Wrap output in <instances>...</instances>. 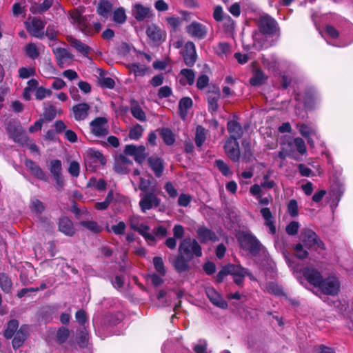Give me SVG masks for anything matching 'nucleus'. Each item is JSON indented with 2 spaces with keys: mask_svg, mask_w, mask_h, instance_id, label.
I'll list each match as a JSON object with an SVG mask.
<instances>
[{
  "mask_svg": "<svg viewBox=\"0 0 353 353\" xmlns=\"http://www.w3.org/2000/svg\"><path fill=\"white\" fill-rule=\"evenodd\" d=\"M259 28L261 33L254 34V46L258 50L264 47V43L261 40L264 39V35H274L279 31L276 21L270 16L265 14L260 17L259 21Z\"/></svg>",
  "mask_w": 353,
  "mask_h": 353,
  "instance_id": "1",
  "label": "nucleus"
},
{
  "mask_svg": "<svg viewBox=\"0 0 353 353\" xmlns=\"http://www.w3.org/2000/svg\"><path fill=\"white\" fill-rule=\"evenodd\" d=\"M240 247L252 256L265 254L266 250L259 239L251 232L242 231L236 234Z\"/></svg>",
  "mask_w": 353,
  "mask_h": 353,
  "instance_id": "2",
  "label": "nucleus"
},
{
  "mask_svg": "<svg viewBox=\"0 0 353 353\" xmlns=\"http://www.w3.org/2000/svg\"><path fill=\"white\" fill-rule=\"evenodd\" d=\"M139 189L142 191L139 205L142 212H145L154 203V190L150 187V181L143 178L140 180Z\"/></svg>",
  "mask_w": 353,
  "mask_h": 353,
  "instance_id": "3",
  "label": "nucleus"
},
{
  "mask_svg": "<svg viewBox=\"0 0 353 353\" xmlns=\"http://www.w3.org/2000/svg\"><path fill=\"white\" fill-rule=\"evenodd\" d=\"M179 252L186 256L188 259L201 257L203 254L202 248L199 242L192 238L183 239L179 245Z\"/></svg>",
  "mask_w": 353,
  "mask_h": 353,
  "instance_id": "4",
  "label": "nucleus"
},
{
  "mask_svg": "<svg viewBox=\"0 0 353 353\" xmlns=\"http://www.w3.org/2000/svg\"><path fill=\"white\" fill-rule=\"evenodd\" d=\"M301 240L304 246L310 249L313 246L322 250H325L323 242L319 238L318 235L310 229H303L301 233Z\"/></svg>",
  "mask_w": 353,
  "mask_h": 353,
  "instance_id": "5",
  "label": "nucleus"
},
{
  "mask_svg": "<svg viewBox=\"0 0 353 353\" xmlns=\"http://www.w3.org/2000/svg\"><path fill=\"white\" fill-rule=\"evenodd\" d=\"M129 225L131 229L137 231L147 241H153V236L149 232L150 228L143 223L141 216L138 215L130 216Z\"/></svg>",
  "mask_w": 353,
  "mask_h": 353,
  "instance_id": "6",
  "label": "nucleus"
},
{
  "mask_svg": "<svg viewBox=\"0 0 353 353\" xmlns=\"http://www.w3.org/2000/svg\"><path fill=\"white\" fill-rule=\"evenodd\" d=\"M90 132L97 137H103L109 133L108 119L103 117L95 118L90 123Z\"/></svg>",
  "mask_w": 353,
  "mask_h": 353,
  "instance_id": "7",
  "label": "nucleus"
},
{
  "mask_svg": "<svg viewBox=\"0 0 353 353\" xmlns=\"http://www.w3.org/2000/svg\"><path fill=\"white\" fill-rule=\"evenodd\" d=\"M186 32L194 39L201 40L206 37L208 32V28L203 23L192 21L185 28Z\"/></svg>",
  "mask_w": 353,
  "mask_h": 353,
  "instance_id": "8",
  "label": "nucleus"
},
{
  "mask_svg": "<svg viewBox=\"0 0 353 353\" xmlns=\"http://www.w3.org/2000/svg\"><path fill=\"white\" fill-rule=\"evenodd\" d=\"M224 150L228 157L234 162H238L241 158L238 140L228 139L224 145Z\"/></svg>",
  "mask_w": 353,
  "mask_h": 353,
  "instance_id": "9",
  "label": "nucleus"
},
{
  "mask_svg": "<svg viewBox=\"0 0 353 353\" xmlns=\"http://www.w3.org/2000/svg\"><path fill=\"white\" fill-rule=\"evenodd\" d=\"M124 152L125 154L134 157L135 161L140 164L143 163L148 157V153L143 145H127L125 147Z\"/></svg>",
  "mask_w": 353,
  "mask_h": 353,
  "instance_id": "10",
  "label": "nucleus"
},
{
  "mask_svg": "<svg viewBox=\"0 0 353 353\" xmlns=\"http://www.w3.org/2000/svg\"><path fill=\"white\" fill-rule=\"evenodd\" d=\"M319 288L325 294L334 296L338 294L340 283L336 277L332 276L323 280Z\"/></svg>",
  "mask_w": 353,
  "mask_h": 353,
  "instance_id": "11",
  "label": "nucleus"
},
{
  "mask_svg": "<svg viewBox=\"0 0 353 353\" xmlns=\"http://www.w3.org/2000/svg\"><path fill=\"white\" fill-rule=\"evenodd\" d=\"M7 131L14 141L20 144H24L28 141V136L21 126L9 124L7 127Z\"/></svg>",
  "mask_w": 353,
  "mask_h": 353,
  "instance_id": "12",
  "label": "nucleus"
},
{
  "mask_svg": "<svg viewBox=\"0 0 353 353\" xmlns=\"http://www.w3.org/2000/svg\"><path fill=\"white\" fill-rule=\"evenodd\" d=\"M228 269L230 274L233 276L234 283L238 285H241L244 278L248 275V270L239 265L228 264Z\"/></svg>",
  "mask_w": 353,
  "mask_h": 353,
  "instance_id": "13",
  "label": "nucleus"
},
{
  "mask_svg": "<svg viewBox=\"0 0 353 353\" xmlns=\"http://www.w3.org/2000/svg\"><path fill=\"white\" fill-rule=\"evenodd\" d=\"M28 31L34 37L41 39L44 35V23L37 18L32 19L27 23Z\"/></svg>",
  "mask_w": 353,
  "mask_h": 353,
  "instance_id": "14",
  "label": "nucleus"
},
{
  "mask_svg": "<svg viewBox=\"0 0 353 353\" xmlns=\"http://www.w3.org/2000/svg\"><path fill=\"white\" fill-rule=\"evenodd\" d=\"M303 274L305 279L312 285L319 287L323 281L321 273L314 268H305L303 270Z\"/></svg>",
  "mask_w": 353,
  "mask_h": 353,
  "instance_id": "15",
  "label": "nucleus"
},
{
  "mask_svg": "<svg viewBox=\"0 0 353 353\" xmlns=\"http://www.w3.org/2000/svg\"><path fill=\"white\" fill-rule=\"evenodd\" d=\"M183 57L185 63L187 65L192 66L194 64L196 59V55L195 46L193 42L188 41L185 43Z\"/></svg>",
  "mask_w": 353,
  "mask_h": 353,
  "instance_id": "16",
  "label": "nucleus"
},
{
  "mask_svg": "<svg viewBox=\"0 0 353 353\" xmlns=\"http://www.w3.org/2000/svg\"><path fill=\"white\" fill-rule=\"evenodd\" d=\"M132 163V161L125 155H120L115 161L114 170L120 174H127Z\"/></svg>",
  "mask_w": 353,
  "mask_h": 353,
  "instance_id": "17",
  "label": "nucleus"
},
{
  "mask_svg": "<svg viewBox=\"0 0 353 353\" xmlns=\"http://www.w3.org/2000/svg\"><path fill=\"white\" fill-rule=\"evenodd\" d=\"M205 293L210 301L214 305L222 309H226L228 307L227 302L213 288H207L205 289Z\"/></svg>",
  "mask_w": 353,
  "mask_h": 353,
  "instance_id": "18",
  "label": "nucleus"
},
{
  "mask_svg": "<svg viewBox=\"0 0 353 353\" xmlns=\"http://www.w3.org/2000/svg\"><path fill=\"white\" fill-rule=\"evenodd\" d=\"M55 54L57 63L61 68H63L72 60V54L65 48H57L53 50Z\"/></svg>",
  "mask_w": 353,
  "mask_h": 353,
  "instance_id": "19",
  "label": "nucleus"
},
{
  "mask_svg": "<svg viewBox=\"0 0 353 353\" xmlns=\"http://www.w3.org/2000/svg\"><path fill=\"white\" fill-rule=\"evenodd\" d=\"M196 234L202 243H207L208 241L215 242L219 239L215 232L204 226L199 228L196 230Z\"/></svg>",
  "mask_w": 353,
  "mask_h": 353,
  "instance_id": "20",
  "label": "nucleus"
},
{
  "mask_svg": "<svg viewBox=\"0 0 353 353\" xmlns=\"http://www.w3.org/2000/svg\"><path fill=\"white\" fill-rule=\"evenodd\" d=\"M297 127L299 128L301 134L307 139L308 144L312 148L314 147V141L312 139L310 136L314 135L316 137H318L315 128L313 126L305 123L298 124Z\"/></svg>",
  "mask_w": 353,
  "mask_h": 353,
  "instance_id": "21",
  "label": "nucleus"
},
{
  "mask_svg": "<svg viewBox=\"0 0 353 353\" xmlns=\"http://www.w3.org/2000/svg\"><path fill=\"white\" fill-rule=\"evenodd\" d=\"M70 18L72 20V22L75 24L81 31L84 32L85 34H92V31L90 30H88L87 23L84 19V17L82 16L81 13L78 11L75 10L73 11L70 14Z\"/></svg>",
  "mask_w": 353,
  "mask_h": 353,
  "instance_id": "22",
  "label": "nucleus"
},
{
  "mask_svg": "<svg viewBox=\"0 0 353 353\" xmlns=\"http://www.w3.org/2000/svg\"><path fill=\"white\" fill-rule=\"evenodd\" d=\"M227 129L230 133V137L228 139H234L238 140L243 134V130L239 123L236 121H229L227 124Z\"/></svg>",
  "mask_w": 353,
  "mask_h": 353,
  "instance_id": "23",
  "label": "nucleus"
},
{
  "mask_svg": "<svg viewBox=\"0 0 353 353\" xmlns=\"http://www.w3.org/2000/svg\"><path fill=\"white\" fill-rule=\"evenodd\" d=\"M90 106L85 103H79L72 107L74 117L77 121H81L86 119L88 115Z\"/></svg>",
  "mask_w": 353,
  "mask_h": 353,
  "instance_id": "24",
  "label": "nucleus"
},
{
  "mask_svg": "<svg viewBox=\"0 0 353 353\" xmlns=\"http://www.w3.org/2000/svg\"><path fill=\"white\" fill-rule=\"evenodd\" d=\"M190 260L191 259H188L186 256L179 252V254L172 261V265L179 273L187 272L190 268L188 263Z\"/></svg>",
  "mask_w": 353,
  "mask_h": 353,
  "instance_id": "25",
  "label": "nucleus"
},
{
  "mask_svg": "<svg viewBox=\"0 0 353 353\" xmlns=\"http://www.w3.org/2000/svg\"><path fill=\"white\" fill-rule=\"evenodd\" d=\"M260 212L265 220V225L269 229V232L272 234H276V230L274 220L270 210L268 208H263L260 210Z\"/></svg>",
  "mask_w": 353,
  "mask_h": 353,
  "instance_id": "26",
  "label": "nucleus"
},
{
  "mask_svg": "<svg viewBox=\"0 0 353 353\" xmlns=\"http://www.w3.org/2000/svg\"><path fill=\"white\" fill-rule=\"evenodd\" d=\"M26 166L30 170L32 174L37 179L47 181L48 176L43 170L32 160L28 159L25 162Z\"/></svg>",
  "mask_w": 353,
  "mask_h": 353,
  "instance_id": "27",
  "label": "nucleus"
},
{
  "mask_svg": "<svg viewBox=\"0 0 353 353\" xmlns=\"http://www.w3.org/2000/svg\"><path fill=\"white\" fill-rule=\"evenodd\" d=\"M59 230L67 236H72L75 233L73 223L68 217H62L59 220Z\"/></svg>",
  "mask_w": 353,
  "mask_h": 353,
  "instance_id": "28",
  "label": "nucleus"
},
{
  "mask_svg": "<svg viewBox=\"0 0 353 353\" xmlns=\"http://www.w3.org/2000/svg\"><path fill=\"white\" fill-rule=\"evenodd\" d=\"M112 3L108 0H101L97 6V13L101 17L107 19L112 10Z\"/></svg>",
  "mask_w": 353,
  "mask_h": 353,
  "instance_id": "29",
  "label": "nucleus"
},
{
  "mask_svg": "<svg viewBox=\"0 0 353 353\" xmlns=\"http://www.w3.org/2000/svg\"><path fill=\"white\" fill-rule=\"evenodd\" d=\"M132 13L136 19L142 21L150 15V10L141 4H135L132 8Z\"/></svg>",
  "mask_w": 353,
  "mask_h": 353,
  "instance_id": "30",
  "label": "nucleus"
},
{
  "mask_svg": "<svg viewBox=\"0 0 353 353\" xmlns=\"http://www.w3.org/2000/svg\"><path fill=\"white\" fill-rule=\"evenodd\" d=\"M28 331V327L26 325H23L21 328L16 332L14 339L12 340V346L14 349L20 347L26 336V332Z\"/></svg>",
  "mask_w": 353,
  "mask_h": 353,
  "instance_id": "31",
  "label": "nucleus"
},
{
  "mask_svg": "<svg viewBox=\"0 0 353 353\" xmlns=\"http://www.w3.org/2000/svg\"><path fill=\"white\" fill-rule=\"evenodd\" d=\"M79 225L94 234L100 233L103 230V227L93 220L81 221Z\"/></svg>",
  "mask_w": 353,
  "mask_h": 353,
  "instance_id": "32",
  "label": "nucleus"
},
{
  "mask_svg": "<svg viewBox=\"0 0 353 353\" xmlns=\"http://www.w3.org/2000/svg\"><path fill=\"white\" fill-rule=\"evenodd\" d=\"M192 100L190 97H183L179 101V111L180 117L183 119H185L188 113V110L192 106Z\"/></svg>",
  "mask_w": 353,
  "mask_h": 353,
  "instance_id": "33",
  "label": "nucleus"
},
{
  "mask_svg": "<svg viewBox=\"0 0 353 353\" xmlns=\"http://www.w3.org/2000/svg\"><path fill=\"white\" fill-rule=\"evenodd\" d=\"M267 79V77L261 69H256L250 79V83L254 86L262 85Z\"/></svg>",
  "mask_w": 353,
  "mask_h": 353,
  "instance_id": "34",
  "label": "nucleus"
},
{
  "mask_svg": "<svg viewBox=\"0 0 353 353\" xmlns=\"http://www.w3.org/2000/svg\"><path fill=\"white\" fill-rule=\"evenodd\" d=\"M69 41L73 48H74L77 51H79L84 56H87L90 52L91 48L88 46L85 45L77 39L70 38Z\"/></svg>",
  "mask_w": 353,
  "mask_h": 353,
  "instance_id": "35",
  "label": "nucleus"
},
{
  "mask_svg": "<svg viewBox=\"0 0 353 353\" xmlns=\"http://www.w3.org/2000/svg\"><path fill=\"white\" fill-rule=\"evenodd\" d=\"M159 134L166 145H171L174 143L175 134L170 128H163L159 130Z\"/></svg>",
  "mask_w": 353,
  "mask_h": 353,
  "instance_id": "36",
  "label": "nucleus"
},
{
  "mask_svg": "<svg viewBox=\"0 0 353 353\" xmlns=\"http://www.w3.org/2000/svg\"><path fill=\"white\" fill-rule=\"evenodd\" d=\"M206 140V132L205 130L203 127L201 125H198L196 128V133H195V143L196 145L198 148H201L203 143Z\"/></svg>",
  "mask_w": 353,
  "mask_h": 353,
  "instance_id": "37",
  "label": "nucleus"
},
{
  "mask_svg": "<svg viewBox=\"0 0 353 353\" xmlns=\"http://www.w3.org/2000/svg\"><path fill=\"white\" fill-rule=\"evenodd\" d=\"M24 50L26 54L32 59H37L40 54L39 47L33 43L27 44L24 48Z\"/></svg>",
  "mask_w": 353,
  "mask_h": 353,
  "instance_id": "38",
  "label": "nucleus"
},
{
  "mask_svg": "<svg viewBox=\"0 0 353 353\" xmlns=\"http://www.w3.org/2000/svg\"><path fill=\"white\" fill-rule=\"evenodd\" d=\"M241 145L243 149L242 159L246 162L251 161L253 157V152L250 143L246 141H243Z\"/></svg>",
  "mask_w": 353,
  "mask_h": 353,
  "instance_id": "39",
  "label": "nucleus"
},
{
  "mask_svg": "<svg viewBox=\"0 0 353 353\" xmlns=\"http://www.w3.org/2000/svg\"><path fill=\"white\" fill-rule=\"evenodd\" d=\"M130 112L133 117L137 119L143 121L145 120V114L141 109L139 105L136 103H132L130 107Z\"/></svg>",
  "mask_w": 353,
  "mask_h": 353,
  "instance_id": "40",
  "label": "nucleus"
},
{
  "mask_svg": "<svg viewBox=\"0 0 353 353\" xmlns=\"http://www.w3.org/2000/svg\"><path fill=\"white\" fill-rule=\"evenodd\" d=\"M19 327V323L17 320H11L8 323L6 329L4 331V336L6 339L12 338Z\"/></svg>",
  "mask_w": 353,
  "mask_h": 353,
  "instance_id": "41",
  "label": "nucleus"
},
{
  "mask_svg": "<svg viewBox=\"0 0 353 353\" xmlns=\"http://www.w3.org/2000/svg\"><path fill=\"white\" fill-rule=\"evenodd\" d=\"M12 285L10 279L6 274L0 273V287L1 290L6 293H9L11 291Z\"/></svg>",
  "mask_w": 353,
  "mask_h": 353,
  "instance_id": "42",
  "label": "nucleus"
},
{
  "mask_svg": "<svg viewBox=\"0 0 353 353\" xmlns=\"http://www.w3.org/2000/svg\"><path fill=\"white\" fill-rule=\"evenodd\" d=\"M216 96H208V110L211 112L216 111L219 108L218 105V100L220 98V91L219 89L217 88L215 92Z\"/></svg>",
  "mask_w": 353,
  "mask_h": 353,
  "instance_id": "43",
  "label": "nucleus"
},
{
  "mask_svg": "<svg viewBox=\"0 0 353 353\" xmlns=\"http://www.w3.org/2000/svg\"><path fill=\"white\" fill-rule=\"evenodd\" d=\"M126 14L123 8L116 9L113 12V21L119 24H122L126 21Z\"/></svg>",
  "mask_w": 353,
  "mask_h": 353,
  "instance_id": "44",
  "label": "nucleus"
},
{
  "mask_svg": "<svg viewBox=\"0 0 353 353\" xmlns=\"http://www.w3.org/2000/svg\"><path fill=\"white\" fill-rule=\"evenodd\" d=\"M50 171L52 176L61 174L62 165L61 161L58 159L52 160L50 162Z\"/></svg>",
  "mask_w": 353,
  "mask_h": 353,
  "instance_id": "45",
  "label": "nucleus"
},
{
  "mask_svg": "<svg viewBox=\"0 0 353 353\" xmlns=\"http://www.w3.org/2000/svg\"><path fill=\"white\" fill-rule=\"evenodd\" d=\"M292 145L294 146L296 150L300 154H305L307 152V148L304 140L302 138L296 137L293 140Z\"/></svg>",
  "mask_w": 353,
  "mask_h": 353,
  "instance_id": "46",
  "label": "nucleus"
},
{
  "mask_svg": "<svg viewBox=\"0 0 353 353\" xmlns=\"http://www.w3.org/2000/svg\"><path fill=\"white\" fill-rule=\"evenodd\" d=\"M89 155L95 163H99L102 165L106 163V159L103 154L98 150H90L89 151Z\"/></svg>",
  "mask_w": 353,
  "mask_h": 353,
  "instance_id": "47",
  "label": "nucleus"
},
{
  "mask_svg": "<svg viewBox=\"0 0 353 353\" xmlns=\"http://www.w3.org/2000/svg\"><path fill=\"white\" fill-rule=\"evenodd\" d=\"M215 165L219 169V170L224 175V176H230L232 172L230 169V167L226 164L223 160L218 159L215 161Z\"/></svg>",
  "mask_w": 353,
  "mask_h": 353,
  "instance_id": "48",
  "label": "nucleus"
},
{
  "mask_svg": "<svg viewBox=\"0 0 353 353\" xmlns=\"http://www.w3.org/2000/svg\"><path fill=\"white\" fill-rule=\"evenodd\" d=\"M143 132V128L140 125H136L130 129L129 137L131 139H139Z\"/></svg>",
  "mask_w": 353,
  "mask_h": 353,
  "instance_id": "49",
  "label": "nucleus"
},
{
  "mask_svg": "<svg viewBox=\"0 0 353 353\" xmlns=\"http://www.w3.org/2000/svg\"><path fill=\"white\" fill-rule=\"evenodd\" d=\"M304 245L303 243H297L294 247L295 255L300 259H306L308 256V252L304 249Z\"/></svg>",
  "mask_w": 353,
  "mask_h": 353,
  "instance_id": "50",
  "label": "nucleus"
},
{
  "mask_svg": "<svg viewBox=\"0 0 353 353\" xmlns=\"http://www.w3.org/2000/svg\"><path fill=\"white\" fill-rule=\"evenodd\" d=\"M70 334V331L65 327H60L57 333V340L60 343H63L66 341Z\"/></svg>",
  "mask_w": 353,
  "mask_h": 353,
  "instance_id": "51",
  "label": "nucleus"
},
{
  "mask_svg": "<svg viewBox=\"0 0 353 353\" xmlns=\"http://www.w3.org/2000/svg\"><path fill=\"white\" fill-rule=\"evenodd\" d=\"M263 65L269 70L275 71L278 70V61L275 58L272 59H263L262 61Z\"/></svg>",
  "mask_w": 353,
  "mask_h": 353,
  "instance_id": "52",
  "label": "nucleus"
},
{
  "mask_svg": "<svg viewBox=\"0 0 353 353\" xmlns=\"http://www.w3.org/2000/svg\"><path fill=\"white\" fill-rule=\"evenodd\" d=\"M30 208L32 212L39 214L45 209L43 203L37 199H34L31 201Z\"/></svg>",
  "mask_w": 353,
  "mask_h": 353,
  "instance_id": "53",
  "label": "nucleus"
},
{
  "mask_svg": "<svg viewBox=\"0 0 353 353\" xmlns=\"http://www.w3.org/2000/svg\"><path fill=\"white\" fill-rule=\"evenodd\" d=\"M68 172L73 177H77L80 173V165L76 161H72L70 163L68 168Z\"/></svg>",
  "mask_w": 353,
  "mask_h": 353,
  "instance_id": "54",
  "label": "nucleus"
},
{
  "mask_svg": "<svg viewBox=\"0 0 353 353\" xmlns=\"http://www.w3.org/2000/svg\"><path fill=\"white\" fill-rule=\"evenodd\" d=\"M52 94V91L50 90L46 89L43 87H39L37 88L35 92V97L38 100H42L45 97L48 96H50Z\"/></svg>",
  "mask_w": 353,
  "mask_h": 353,
  "instance_id": "55",
  "label": "nucleus"
},
{
  "mask_svg": "<svg viewBox=\"0 0 353 353\" xmlns=\"http://www.w3.org/2000/svg\"><path fill=\"white\" fill-rule=\"evenodd\" d=\"M181 74L184 77L189 85H192L194 81L195 74L192 70L183 69L181 70Z\"/></svg>",
  "mask_w": 353,
  "mask_h": 353,
  "instance_id": "56",
  "label": "nucleus"
},
{
  "mask_svg": "<svg viewBox=\"0 0 353 353\" xmlns=\"http://www.w3.org/2000/svg\"><path fill=\"white\" fill-rule=\"evenodd\" d=\"M172 94V90L168 85L161 87L157 91V96L159 99L168 98Z\"/></svg>",
  "mask_w": 353,
  "mask_h": 353,
  "instance_id": "57",
  "label": "nucleus"
},
{
  "mask_svg": "<svg viewBox=\"0 0 353 353\" xmlns=\"http://www.w3.org/2000/svg\"><path fill=\"white\" fill-rule=\"evenodd\" d=\"M288 212L292 217L298 215V203L295 199H291L288 205Z\"/></svg>",
  "mask_w": 353,
  "mask_h": 353,
  "instance_id": "58",
  "label": "nucleus"
},
{
  "mask_svg": "<svg viewBox=\"0 0 353 353\" xmlns=\"http://www.w3.org/2000/svg\"><path fill=\"white\" fill-rule=\"evenodd\" d=\"M299 228V224L297 221L290 222L285 228L288 234L293 236L297 234Z\"/></svg>",
  "mask_w": 353,
  "mask_h": 353,
  "instance_id": "59",
  "label": "nucleus"
},
{
  "mask_svg": "<svg viewBox=\"0 0 353 353\" xmlns=\"http://www.w3.org/2000/svg\"><path fill=\"white\" fill-rule=\"evenodd\" d=\"M166 21L168 25L174 30L177 29L181 25L182 23V19L178 17H167Z\"/></svg>",
  "mask_w": 353,
  "mask_h": 353,
  "instance_id": "60",
  "label": "nucleus"
},
{
  "mask_svg": "<svg viewBox=\"0 0 353 353\" xmlns=\"http://www.w3.org/2000/svg\"><path fill=\"white\" fill-rule=\"evenodd\" d=\"M132 68L136 76L145 75L149 71L148 68L142 65L132 64Z\"/></svg>",
  "mask_w": 353,
  "mask_h": 353,
  "instance_id": "61",
  "label": "nucleus"
},
{
  "mask_svg": "<svg viewBox=\"0 0 353 353\" xmlns=\"http://www.w3.org/2000/svg\"><path fill=\"white\" fill-rule=\"evenodd\" d=\"M266 290L269 293L275 295H280L282 294V290L280 286L273 282L268 283Z\"/></svg>",
  "mask_w": 353,
  "mask_h": 353,
  "instance_id": "62",
  "label": "nucleus"
},
{
  "mask_svg": "<svg viewBox=\"0 0 353 353\" xmlns=\"http://www.w3.org/2000/svg\"><path fill=\"white\" fill-rule=\"evenodd\" d=\"M35 70L32 68H21L19 70V75L23 79H27L30 76H33Z\"/></svg>",
  "mask_w": 353,
  "mask_h": 353,
  "instance_id": "63",
  "label": "nucleus"
},
{
  "mask_svg": "<svg viewBox=\"0 0 353 353\" xmlns=\"http://www.w3.org/2000/svg\"><path fill=\"white\" fill-rule=\"evenodd\" d=\"M208 343L205 340H201L194 345V350L196 353H206Z\"/></svg>",
  "mask_w": 353,
  "mask_h": 353,
  "instance_id": "64",
  "label": "nucleus"
}]
</instances>
